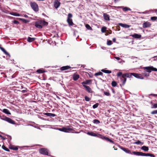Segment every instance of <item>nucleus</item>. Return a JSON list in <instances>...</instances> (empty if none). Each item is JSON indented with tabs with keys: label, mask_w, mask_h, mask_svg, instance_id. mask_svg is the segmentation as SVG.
I'll list each match as a JSON object with an SVG mask.
<instances>
[{
	"label": "nucleus",
	"mask_w": 157,
	"mask_h": 157,
	"mask_svg": "<svg viewBox=\"0 0 157 157\" xmlns=\"http://www.w3.org/2000/svg\"><path fill=\"white\" fill-rule=\"evenodd\" d=\"M48 23L45 21H38L35 22V26L39 29H41L42 26L47 25Z\"/></svg>",
	"instance_id": "obj_1"
},
{
	"label": "nucleus",
	"mask_w": 157,
	"mask_h": 157,
	"mask_svg": "<svg viewBox=\"0 0 157 157\" xmlns=\"http://www.w3.org/2000/svg\"><path fill=\"white\" fill-rule=\"evenodd\" d=\"M30 6L33 10L35 12L38 11L39 8L37 4L35 2H31L30 3Z\"/></svg>",
	"instance_id": "obj_2"
},
{
	"label": "nucleus",
	"mask_w": 157,
	"mask_h": 157,
	"mask_svg": "<svg viewBox=\"0 0 157 157\" xmlns=\"http://www.w3.org/2000/svg\"><path fill=\"white\" fill-rule=\"evenodd\" d=\"M40 153L41 154L48 155V150L45 148H40L39 150Z\"/></svg>",
	"instance_id": "obj_3"
},
{
	"label": "nucleus",
	"mask_w": 157,
	"mask_h": 157,
	"mask_svg": "<svg viewBox=\"0 0 157 157\" xmlns=\"http://www.w3.org/2000/svg\"><path fill=\"white\" fill-rule=\"evenodd\" d=\"M144 69H146L147 72L148 73L151 72V71H157V69L152 66L145 67H144Z\"/></svg>",
	"instance_id": "obj_4"
},
{
	"label": "nucleus",
	"mask_w": 157,
	"mask_h": 157,
	"mask_svg": "<svg viewBox=\"0 0 157 157\" xmlns=\"http://www.w3.org/2000/svg\"><path fill=\"white\" fill-rule=\"evenodd\" d=\"M132 74L133 76L138 78L143 79L144 78L143 76L140 74L135 73H132Z\"/></svg>",
	"instance_id": "obj_5"
},
{
	"label": "nucleus",
	"mask_w": 157,
	"mask_h": 157,
	"mask_svg": "<svg viewBox=\"0 0 157 157\" xmlns=\"http://www.w3.org/2000/svg\"><path fill=\"white\" fill-rule=\"evenodd\" d=\"M60 2L58 0H55L54 2V5L55 8H58L60 6Z\"/></svg>",
	"instance_id": "obj_6"
},
{
	"label": "nucleus",
	"mask_w": 157,
	"mask_h": 157,
	"mask_svg": "<svg viewBox=\"0 0 157 157\" xmlns=\"http://www.w3.org/2000/svg\"><path fill=\"white\" fill-rule=\"evenodd\" d=\"M151 24L150 22L147 21L144 22L143 24V27L144 28H146L150 27L151 26Z\"/></svg>",
	"instance_id": "obj_7"
},
{
	"label": "nucleus",
	"mask_w": 157,
	"mask_h": 157,
	"mask_svg": "<svg viewBox=\"0 0 157 157\" xmlns=\"http://www.w3.org/2000/svg\"><path fill=\"white\" fill-rule=\"evenodd\" d=\"M141 156L154 157V155H153L152 154L150 153H145L142 152H141Z\"/></svg>",
	"instance_id": "obj_8"
},
{
	"label": "nucleus",
	"mask_w": 157,
	"mask_h": 157,
	"mask_svg": "<svg viewBox=\"0 0 157 157\" xmlns=\"http://www.w3.org/2000/svg\"><path fill=\"white\" fill-rule=\"evenodd\" d=\"M83 86L86 88L87 91L89 93H92V91L91 88L88 86L83 85Z\"/></svg>",
	"instance_id": "obj_9"
},
{
	"label": "nucleus",
	"mask_w": 157,
	"mask_h": 157,
	"mask_svg": "<svg viewBox=\"0 0 157 157\" xmlns=\"http://www.w3.org/2000/svg\"><path fill=\"white\" fill-rule=\"evenodd\" d=\"M72 130V129L70 128L69 127L67 126L65 128H63V132H68L69 131Z\"/></svg>",
	"instance_id": "obj_10"
},
{
	"label": "nucleus",
	"mask_w": 157,
	"mask_h": 157,
	"mask_svg": "<svg viewBox=\"0 0 157 157\" xmlns=\"http://www.w3.org/2000/svg\"><path fill=\"white\" fill-rule=\"evenodd\" d=\"M120 148H121V149L123 151H124L126 153L128 154H131L130 151L128 150V149L122 147H120Z\"/></svg>",
	"instance_id": "obj_11"
},
{
	"label": "nucleus",
	"mask_w": 157,
	"mask_h": 157,
	"mask_svg": "<svg viewBox=\"0 0 157 157\" xmlns=\"http://www.w3.org/2000/svg\"><path fill=\"white\" fill-rule=\"evenodd\" d=\"M132 75V73L130 74H124L122 75V78H124L125 77L131 78Z\"/></svg>",
	"instance_id": "obj_12"
},
{
	"label": "nucleus",
	"mask_w": 157,
	"mask_h": 157,
	"mask_svg": "<svg viewBox=\"0 0 157 157\" xmlns=\"http://www.w3.org/2000/svg\"><path fill=\"white\" fill-rule=\"evenodd\" d=\"M0 49L2 50V51H3L5 54L6 55H8L9 57H10V54L7 52L6 50L5 49L2 47H1V45H0Z\"/></svg>",
	"instance_id": "obj_13"
},
{
	"label": "nucleus",
	"mask_w": 157,
	"mask_h": 157,
	"mask_svg": "<svg viewBox=\"0 0 157 157\" xmlns=\"http://www.w3.org/2000/svg\"><path fill=\"white\" fill-rule=\"evenodd\" d=\"M131 36L135 38H140L141 37V35L137 34H134L132 35Z\"/></svg>",
	"instance_id": "obj_14"
},
{
	"label": "nucleus",
	"mask_w": 157,
	"mask_h": 157,
	"mask_svg": "<svg viewBox=\"0 0 157 157\" xmlns=\"http://www.w3.org/2000/svg\"><path fill=\"white\" fill-rule=\"evenodd\" d=\"M103 17H104V19H105V20L107 21L109 20V16L106 13H104Z\"/></svg>",
	"instance_id": "obj_15"
},
{
	"label": "nucleus",
	"mask_w": 157,
	"mask_h": 157,
	"mask_svg": "<svg viewBox=\"0 0 157 157\" xmlns=\"http://www.w3.org/2000/svg\"><path fill=\"white\" fill-rule=\"evenodd\" d=\"M118 8H122L123 9V10L124 11H126L128 10H131V9L130 8H129L128 7H123L122 6L118 7Z\"/></svg>",
	"instance_id": "obj_16"
},
{
	"label": "nucleus",
	"mask_w": 157,
	"mask_h": 157,
	"mask_svg": "<svg viewBox=\"0 0 157 157\" xmlns=\"http://www.w3.org/2000/svg\"><path fill=\"white\" fill-rule=\"evenodd\" d=\"M119 25L121 27L124 28H128L130 27V25L122 23H119Z\"/></svg>",
	"instance_id": "obj_17"
},
{
	"label": "nucleus",
	"mask_w": 157,
	"mask_h": 157,
	"mask_svg": "<svg viewBox=\"0 0 157 157\" xmlns=\"http://www.w3.org/2000/svg\"><path fill=\"white\" fill-rule=\"evenodd\" d=\"M67 21L69 26H72L73 25V23L72 19H67Z\"/></svg>",
	"instance_id": "obj_18"
},
{
	"label": "nucleus",
	"mask_w": 157,
	"mask_h": 157,
	"mask_svg": "<svg viewBox=\"0 0 157 157\" xmlns=\"http://www.w3.org/2000/svg\"><path fill=\"white\" fill-rule=\"evenodd\" d=\"M141 149L145 151H147L149 150L148 147L144 146L142 147Z\"/></svg>",
	"instance_id": "obj_19"
},
{
	"label": "nucleus",
	"mask_w": 157,
	"mask_h": 157,
	"mask_svg": "<svg viewBox=\"0 0 157 157\" xmlns=\"http://www.w3.org/2000/svg\"><path fill=\"white\" fill-rule=\"evenodd\" d=\"M73 78L74 80H77L79 78V75L78 74H74L73 75Z\"/></svg>",
	"instance_id": "obj_20"
},
{
	"label": "nucleus",
	"mask_w": 157,
	"mask_h": 157,
	"mask_svg": "<svg viewBox=\"0 0 157 157\" xmlns=\"http://www.w3.org/2000/svg\"><path fill=\"white\" fill-rule=\"evenodd\" d=\"M71 67L69 66H65L62 67L60 68V70L62 71H63L70 69Z\"/></svg>",
	"instance_id": "obj_21"
},
{
	"label": "nucleus",
	"mask_w": 157,
	"mask_h": 157,
	"mask_svg": "<svg viewBox=\"0 0 157 157\" xmlns=\"http://www.w3.org/2000/svg\"><path fill=\"white\" fill-rule=\"evenodd\" d=\"M132 153L135 155L138 156H141V152L138 151H132Z\"/></svg>",
	"instance_id": "obj_22"
},
{
	"label": "nucleus",
	"mask_w": 157,
	"mask_h": 157,
	"mask_svg": "<svg viewBox=\"0 0 157 157\" xmlns=\"http://www.w3.org/2000/svg\"><path fill=\"white\" fill-rule=\"evenodd\" d=\"M35 38H31L29 37L27 39V41L29 42H31L34 41L35 40Z\"/></svg>",
	"instance_id": "obj_23"
},
{
	"label": "nucleus",
	"mask_w": 157,
	"mask_h": 157,
	"mask_svg": "<svg viewBox=\"0 0 157 157\" xmlns=\"http://www.w3.org/2000/svg\"><path fill=\"white\" fill-rule=\"evenodd\" d=\"M2 112L6 114H11V113L10 112L9 110L7 109H4L3 110Z\"/></svg>",
	"instance_id": "obj_24"
},
{
	"label": "nucleus",
	"mask_w": 157,
	"mask_h": 157,
	"mask_svg": "<svg viewBox=\"0 0 157 157\" xmlns=\"http://www.w3.org/2000/svg\"><path fill=\"white\" fill-rule=\"evenodd\" d=\"M87 134L89 135H90V136H97V135L96 134V133L93 132H88L87 133Z\"/></svg>",
	"instance_id": "obj_25"
},
{
	"label": "nucleus",
	"mask_w": 157,
	"mask_h": 157,
	"mask_svg": "<svg viewBox=\"0 0 157 157\" xmlns=\"http://www.w3.org/2000/svg\"><path fill=\"white\" fill-rule=\"evenodd\" d=\"M102 72L107 74H110L111 73V71L108 70L102 69L101 70Z\"/></svg>",
	"instance_id": "obj_26"
},
{
	"label": "nucleus",
	"mask_w": 157,
	"mask_h": 157,
	"mask_svg": "<svg viewBox=\"0 0 157 157\" xmlns=\"http://www.w3.org/2000/svg\"><path fill=\"white\" fill-rule=\"evenodd\" d=\"M37 72L39 74L43 73L45 72L44 70L43 69H39L37 70Z\"/></svg>",
	"instance_id": "obj_27"
},
{
	"label": "nucleus",
	"mask_w": 157,
	"mask_h": 157,
	"mask_svg": "<svg viewBox=\"0 0 157 157\" xmlns=\"http://www.w3.org/2000/svg\"><path fill=\"white\" fill-rule=\"evenodd\" d=\"M103 138L105 139V140H106L108 141H109L110 143H113V141L112 140L110 139L109 138H108L107 137L104 136V137H103Z\"/></svg>",
	"instance_id": "obj_28"
},
{
	"label": "nucleus",
	"mask_w": 157,
	"mask_h": 157,
	"mask_svg": "<svg viewBox=\"0 0 157 157\" xmlns=\"http://www.w3.org/2000/svg\"><path fill=\"white\" fill-rule=\"evenodd\" d=\"M134 144H138V145L140 144L143 145L144 144V143L141 142V141H140V140H138L137 141L134 142Z\"/></svg>",
	"instance_id": "obj_29"
},
{
	"label": "nucleus",
	"mask_w": 157,
	"mask_h": 157,
	"mask_svg": "<svg viewBox=\"0 0 157 157\" xmlns=\"http://www.w3.org/2000/svg\"><path fill=\"white\" fill-rule=\"evenodd\" d=\"M121 80L123 81V85H124L126 82V78L125 77L124 78H122V76L121 78Z\"/></svg>",
	"instance_id": "obj_30"
},
{
	"label": "nucleus",
	"mask_w": 157,
	"mask_h": 157,
	"mask_svg": "<svg viewBox=\"0 0 157 157\" xmlns=\"http://www.w3.org/2000/svg\"><path fill=\"white\" fill-rule=\"evenodd\" d=\"M7 122H9V123L11 124H15L14 121H13V120L11 119H10V118H9Z\"/></svg>",
	"instance_id": "obj_31"
},
{
	"label": "nucleus",
	"mask_w": 157,
	"mask_h": 157,
	"mask_svg": "<svg viewBox=\"0 0 157 157\" xmlns=\"http://www.w3.org/2000/svg\"><path fill=\"white\" fill-rule=\"evenodd\" d=\"M90 81H91V80H87L85 82H82V84L83 85L84 84H88L90 83Z\"/></svg>",
	"instance_id": "obj_32"
},
{
	"label": "nucleus",
	"mask_w": 157,
	"mask_h": 157,
	"mask_svg": "<svg viewBox=\"0 0 157 157\" xmlns=\"http://www.w3.org/2000/svg\"><path fill=\"white\" fill-rule=\"evenodd\" d=\"M86 27L88 30H92V28L88 24H86Z\"/></svg>",
	"instance_id": "obj_33"
},
{
	"label": "nucleus",
	"mask_w": 157,
	"mask_h": 157,
	"mask_svg": "<svg viewBox=\"0 0 157 157\" xmlns=\"http://www.w3.org/2000/svg\"><path fill=\"white\" fill-rule=\"evenodd\" d=\"M9 118H9V117H4V118H2V117H1V119L2 120L6 121L7 122L8 120V119H9Z\"/></svg>",
	"instance_id": "obj_34"
},
{
	"label": "nucleus",
	"mask_w": 157,
	"mask_h": 157,
	"mask_svg": "<svg viewBox=\"0 0 157 157\" xmlns=\"http://www.w3.org/2000/svg\"><path fill=\"white\" fill-rule=\"evenodd\" d=\"M93 122L94 123L98 124L100 123V121L97 119H94L93 120Z\"/></svg>",
	"instance_id": "obj_35"
},
{
	"label": "nucleus",
	"mask_w": 157,
	"mask_h": 157,
	"mask_svg": "<svg viewBox=\"0 0 157 157\" xmlns=\"http://www.w3.org/2000/svg\"><path fill=\"white\" fill-rule=\"evenodd\" d=\"M11 14L13 16H21L20 14L19 13H13Z\"/></svg>",
	"instance_id": "obj_36"
},
{
	"label": "nucleus",
	"mask_w": 157,
	"mask_h": 157,
	"mask_svg": "<svg viewBox=\"0 0 157 157\" xmlns=\"http://www.w3.org/2000/svg\"><path fill=\"white\" fill-rule=\"evenodd\" d=\"M20 19L25 23H27L29 22V21L24 18H20Z\"/></svg>",
	"instance_id": "obj_37"
},
{
	"label": "nucleus",
	"mask_w": 157,
	"mask_h": 157,
	"mask_svg": "<svg viewBox=\"0 0 157 157\" xmlns=\"http://www.w3.org/2000/svg\"><path fill=\"white\" fill-rule=\"evenodd\" d=\"M106 29V27H103L101 29V31L102 33H104L105 32Z\"/></svg>",
	"instance_id": "obj_38"
},
{
	"label": "nucleus",
	"mask_w": 157,
	"mask_h": 157,
	"mask_svg": "<svg viewBox=\"0 0 157 157\" xmlns=\"http://www.w3.org/2000/svg\"><path fill=\"white\" fill-rule=\"evenodd\" d=\"M102 75V73L101 72H99L98 73H96L95 74V76H98L101 75Z\"/></svg>",
	"instance_id": "obj_39"
},
{
	"label": "nucleus",
	"mask_w": 157,
	"mask_h": 157,
	"mask_svg": "<svg viewBox=\"0 0 157 157\" xmlns=\"http://www.w3.org/2000/svg\"><path fill=\"white\" fill-rule=\"evenodd\" d=\"M112 86L115 87L117 86V83L115 81H113L112 82Z\"/></svg>",
	"instance_id": "obj_40"
},
{
	"label": "nucleus",
	"mask_w": 157,
	"mask_h": 157,
	"mask_svg": "<svg viewBox=\"0 0 157 157\" xmlns=\"http://www.w3.org/2000/svg\"><path fill=\"white\" fill-rule=\"evenodd\" d=\"M85 100L87 101H89L90 100V98L88 97L87 96H85Z\"/></svg>",
	"instance_id": "obj_41"
},
{
	"label": "nucleus",
	"mask_w": 157,
	"mask_h": 157,
	"mask_svg": "<svg viewBox=\"0 0 157 157\" xmlns=\"http://www.w3.org/2000/svg\"><path fill=\"white\" fill-rule=\"evenodd\" d=\"M72 17V14L71 13H69L68 14L67 19H71V18Z\"/></svg>",
	"instance_id": "obj_42"
},
{
	"label": "nucleus",
	"mask_w": 157,
	"mask_h": 157,
	"mask_svg": "<svg viewBox=\"0 0 157 157\" xmlns=\"http://www.w3.org/2000/svg\"><path fill=\"white\" fill-rule=\"evenodd\" d=\"M151 114H157V110L153 111L151 112Z\"/></svg>",
	"instance_id": "obj_43"
},
{
	"label": "nucleus",
	"mask_w": 157,
	"mask_h": 157,
	"mask_svg": "<svg viewBox=\"0 0 157 157\" xmlns=\"http://www.w3.org/2000/svg\"><path fill=\"white\" fill-rule=\"evenodd\" d=\"M98 103H97L95 104L93 106V108L94 109L96 108L97 107H98Z\"/></svg>",
	"instance_id": "obj_44"
},
{
	"label": "nucleus",
	"mask_w": 157,
	"mask_h": 157,
	"mask_svg": "<svg viewBox=\"0 0 157 157\" xmlns=\"http://www.w3.org/2000/svg\"><path fill=\"white\" fill-rule=\"evenodd\" d=\"M151 20L152 21H155L157 19V17H152L151 18Z\"/></svg>",
	"instance_id": "obj_45"
},
{
	"label": "nucleus",
	"mask_w": 157,
	"mask_h": 157,
	"mask_svg": "<svg viewBox=\"0 0 157 157\" xmlns=\"http://www.w3.org/2000/svg\"><path fill=\"white\" fill-rule=\"evenodd\" d=\"M152 108H157V104H155L152 105L151 106Z\"/></svg>",
	"instance_id": "obj_46"
},
{
	"label": "nucleus",
	"mask_w": 157,
	"mask_h": 157,
	"mask_svg": "<svg viewBox=\"0 0 157 157\" xmlns=\"http://www.w3.org/2000/svg\"><path fill=\"white\" fill-rule=\"evenodd\" d=\"M112 44V41L111 40H109L107 41V44L108 45H111Z\"/></svg>",
	"instance_id": "obj_47"
},
{
	"label": "nucleus",
	"mask_w": 157,
	"mask_h": 157,
	"mask_svg": "<svg viewBox=\"0 0 157 157\" xmlns=\"http://www.w3.org/2000/svg\"><path fill=\"white\" fill-rule=\"evenodd\" d=\"M122 75V73L121 72H119L117 73V75L118 77L121 76Z\"/></svg>",
	"instance_id": "obj_48"
},
{
	"label": "nucleus",
	"mask_w": 157,
	"mask_h": 157,
	"mask_svg": "<svg viewBox=\"0 0 157 157\" xmlns=\"http://www.w3.org/2000/svg\"><path fill=\"white\" fill-rule=\"evenodd\" d=\"M104 94L107 96H109L110 95V94L108 92H104Z\"/></svg>",
	"instance_id": "obj_49"
},
{
	"label": "nucleus",
	"mask_w": 157,
	"mask_h": 157,
	"mask_svg": "<svg viewBox=\"0 0 157 157\" xmlns=\"http://www.w3.org/2000/svg\"><path fill=\"white\" fill-rule=\"evenodd\" d=\"M2 148L3 149H4V150H5V151H9V150L8 148H6V147H3V146H2Z\"/></svg>",
	"instance_id": "obj_50"
},
{
	"label": "nucleus",
	"mask_w": 157,
	"mask_h": 157,
	"mask_svg": "<svg viewBox=\"0 0 157 157\" xmlns=\"http://www.w3.org/2000/svg\"><path fill=\"white\" fill-rule=\"evenodd\" d=\"M144 75L146 77H148L149 76V73H143Z\"/></svg>",
	"instance_id": "obj_51"
},
{
	"label": "nucleus",
	"mask_w": 157,
	"mask_h": 157,
	"mask_svg": "<svg viewBox=\"0 0 157 157\" xmlns=\"http://www.w3.org/2000/svg\"><path fill=\"white\" fill-rule=\"evenodd\" d=\"M13 22L14 23L16 24H17L19 23V22L16 20H14Z\"/></svg>",
	"instance_id": "obj_52"
},
{
	"label": "nucleus",
	"mask_w": 157,
	"mask_h": 157,
	"mask_svg": "<svg viewBox=\"0 0 157 157\" xmlns=\"http://www.w3.org/2000/svg\"><path fill=\"white\" fill-rule=\"evenodd\" d=\"M51 113H44V114L46 115L47 116L50 117Z\"/></svg>",
	"instance_id": "obj_53"
},
{
	"label": "nucleus",
	"mask_w": 157,
	"mask_h": 157,
	"mask_svg": "<svg viewBox=\"0 0 157 157\" xmlns=\"http://www.w3.org/2000/svg\"><path fill=\"white\" fill-rule=\"evenodd\" d=\"M56 116V115L55 114L51 113L50 117H54Z\"/></svg>",
	"instance_id": "obj_54"
},
{
	"label": "nucleus",
	"mask_w": 157,
	"mask_h": 157,
	"mask_svg": "<svg viewBox=\"0 0 157 157\" xmlns=\"http://www.w3.org/2000/svg\"><path fill=\"white\" fill-rule=\"evenodd\" d=\"M58 129L60 131L63 132V128H58Z\"/></svg>",
	"instance_id": "obj_55"
},
{
	"label": "nucleus",
	"mask_w": 157,
	"mask_h": 157,
	"mask_svg": "<svg viewBox=\"0 0 157 157\" xmlns=\"http://www.w3.org/2000/svg\"><path fill=\"white\" fill-rule=\"evenodd\" d=\"M11 149H13V150H17L18 149V148L17 147H14V148H12Z\"/></svg>",
	"instance_id": "obj_56"
},
{
	"label": "nucleus",
	"mask_w": 157,
	"mask_h": 157,
	"mask_svg": "<svg viewBox=\"0 0 157 157\" xmlns=\"http://www.w3.org/2000/svg\"><path fill=\"white\" fill-rule=\"evenodd\" d=\"M148 12H149V11H146L144 12L141 13H144V14L147 13H148Z\"/></svg>",
	"instance_id": "obj_57"
},
{
	"label": "nucleus",
	"mask_w": 157,
	"mask_h": 157,
	"mask_svg": "<svg viewBox=\"0 0 157 157\" xmlns=\"http://www.w3.org/2000/svg\"><path fill=\"white\" fill-rule=\"evenodd\" d=\"M115 58L117 60H119L120 59V58L117 57H115Z\"/></svg>",
	"instance_id": "obj_58"
},
{
	"label": "nucleus",
	"mask_w": 157,
	"mask_h": 157,
	"mask_svg": "<svg viewBox=\"0 0 157 157\" xmlns=\"http://www.w3.org/2000/svg\"><path fill=\"white\" fill-rule=\"evenodd\" d=\"M22 92L23 93H26L27 92V91L26 90H23L22 91Z\"/></svg>",
	"instance_id": "obj_59"
},
{
	"label": "nucleus",
	"mask_w": 157,
	"mask_h": 157,
	"mask_svg": "<svg viewBox=\"0 0 157 157\" xmlns=\"http://www.w3.org/2000/svg\"><path fill=\"white\" fill-rule=\"evenodd\" d=\"M113 41L114 42H116V39L115 38H113Z\"/></svg>",
	"instance_id": "obj_60"
},
{
	"label": "nucleus",
	"mask_w": 157,
	"mask_h": 157,
	"mask_svg": "<svg viewBox=\"0 0 157 157\" xmlns=\"http://www.w3.org/2000/svg\"><path fill=\"white\" fill-rule=\"evenodd\" d=\"M24 17H26V18H27L28 17V16L26 15V14H25L24 15Z\"/></svg>",
	"instance_id": "obj_61"
},
{
	"label": "nucleus",
	"mask_w": 157,
	"mask_h": 157,
	"mask_svg": "<svg viewBox=\"0 0 157 157\" xmlns=\"http://www.w3.org/2000/svg\"><path fill=\"white\" fill-rule=\"evenodd\" d=\"M2 140H5L6 139V138H4V137H2Z\"/></svg>",
	"instance_id": "obj_62"
},
{
	"label": "nucleus",
	"mask_w": 157,
	"mask_h": 157,
	"mask_svg": "<svg viewBox=\"0 0 157 157\" xmlns=\"http://www.w3.org/2000/svg\"><path fill=\"white\" fill-rule=\"evenodd\" d=\"M151 95H153V96H156H156H157V95H156L157 94H151Z\"/></svg>",
	"instance_id": "obj_63"
},
{
	"label": "nucleus",
	"mask_w": 157,
	"mask_h": 157,
	"mask_svg": "<svg viewBox=\"0 0 157 157\" xmlns=\"http://www.w3.org/2000/svg\"><path fill=\"white\" fill-rule=\"evenodd\" d=\"M154 10L155 12H157V9H155Z\"/></svg>",
	"instance_id": "obj_64"
}]
</instances>
